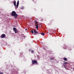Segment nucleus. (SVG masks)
Returning <instances> with one entry per match:
<instances>
[{
	"instance_id": "21",
	"label": "nucleus",
	"mask_w": 74,
	"mask_h": 74,
	"mask_svg": "<svg viewBox=\"0 0 74 74\" xmlns=\"http://www.w3.org/2000/svg\"><path fill=\"white\" fill-rule=\"evenodd\" d=\"M73 70H74V68L73 69Z\"/></svg>"
},
{
	"instance_id": "1",
	"label": "nucleus",
	"mask_w": 74,
	"mask_h": 74,
	"mask_svg": "<svg viewBox=\"0 0 74 74\" xmlns=\"http://www.w3.org/2000/svg\"><path fill=\"white\" fill-rule=\"evenodd\" d=\"M11 15L12 16H14L15 18H16L18 16V15L16 13V12L15 11H13Z\"/></svg>"
},
{
	"instance_id": "11",
	"label": "nucleus",
	"mask_w": 74,
	"mask_h": 74,
	"mask_svg": "<svg viewBox=\"0 0 74 74\" xmlns=\"http://www.w3.org/2000/svg\"><path fill=\"white\" fill-rule=\"evenodd\" d=\"M41 35H42V36H44V35H45V34H44V33H41Z\"/></svg>"
},
{
	"instance_id": "20",
	"label": "nucleus",
	"mask_w": 74,
	"mask_h": 74,
	"mask_svg": "<svg viewBox=\"0 0 74 74\" xmlns=\"http://www.w3.org/2000/svg\"><path fill=\"white\" fill-rule=\"evenodd\" d=\"M23 37H24V38H25V36H23Z\"/></svg>"
},
{
	"instance_id": "6",
	"label": "nucleus",
	"mask_w": 74,
	"mask_h": 74,
	"mask_svg": "<svg viewBox=\"0 0 74 74\" xmlns=\"http://www.w3.org/2000/svg\"><path fill=\"white\" fill-rule=\"evenodd\" d=\"M18 5H19V1H18L16 5V7L17 8H18Z\"/></svg>"
},
{
	"instance_id": "16",
	"label": "nucleus",
	"mask_w": 74,
	"mask_h": 74,
	"mask_svg": "<svg viewBox=\"0 0 74 74\" xmlns=\"http://www.w3.org/2000/svg\"><path fill=\"white\" fill-rule=\"evenodd\" d=\"M50 60H53V58H50Z\"/></svg>"
},
{
	"instance_id": "10",
	"label": "nucleus",
	"mask_w": 74,
	"mask_h": 74,
	"mask_svg": "<svg viewBox=\"0 0 74 74\" xmlns=\"http://www.w3.org/2000/svg\"><path fill=\"white\" fill-rule=\"evenodd\" d=\"M63 65L64 68H65V69H66V65L64 64H63Z\"/></svg>"
},
{
	"instance_id": "14",
	"label": "nucleus",
	"mask_w": 74,
	"mask_h": 74,
	"mask_svg": "<svg viewBox=\"0 0 74 74\" xmlns=\"http://www.w3.org/2000/svg\"><path fill=\"white\" fill-rule=\"evenodd\" d=\"M31 33H32L33 34L34 33V32H33V30H32L31 31Z\"/></svg>"
},
{
	"instance_id": "9",
	"label": "nucleus",
	"mask_w": 74,
	"mask_h": 74,
	"mask_svg": "<svg viewBox=\"0 0 74 74\" xmlns=\"http://www.w3.org/2000/svg\"><path fill=\"white\" fill-rule=\"evenodd\" d=\"M64 60L65 61H67V59L65 57L64 58Z\"/></svg>"
},
{
	"instance_id": "8",
	"label": "nucleus",
	"mask_w": 74,
	"mask_h": 74,
	"mask_svg": "<svg viewBox=\"0 0 74 74\" xmlns=\"http://www.w3.org/2000/svg\"><path fill=\"white\" fill-rule=\"evenodd\" d=\"M34 33L35 34H37V33H38V32H36V30H35V29H34Z\"/></svg>"
},
{
	"instance_id": "18",
	"label": "nucleus",
	"mask_w": 74,
	"mask_h": 74,
	"mask_svg": "<svg viewBox=\"0 0 74 74\" xmlns=\"http://www.w3.org/2000/svg\"><path fill=\"white\" fill-rule=\"evenodd\" d=\"M0 74H4L3 73L0 72Z\"/></svg>"
},
{
	"instance_id": "7",
	"label": "nucleus",
	"mask_w": 74,
	"mask_h": 74,
	"mask_svg": "<svg viewBox=\"0 0 74 74\" xmlns=\"http://www.w3.org/2000/svg\"><path fill=\"white\" fill-rule=\"evenodd\" d=\"M36 29L37 30H38V24L36 25Z\"/></svg>"
},
{
	"instance_id": "19",
	"label": "nucleus",
	"mask_w": 74,
	"mask_h": 74,
	"mask_svg": "<svg viewBox=\"0 0 74 74\" xmlns=\"http://www.w3.org/2000/svg\"><path fill=\"white\" fill-rule=\"evenodd\" d=\"M27 29H25V30H27Z\"/></svg>"
},
{
	"instance_id": "5",
	"label": "nucleus",
	"mask_w": 74,
	"mask_h": 74,
	"mask_svg": "<svg viewBox=\"0 0 74 74\" xmlns=\"http://www.w3.org/2000/svg\"><path fill=\"white\" fill-rule=\"evenodd\" d=\"M14 4V5L15 6V7H16V1H14V2H12Z\"/></svg>"
},
{
	"instance_id": "17",
	"label": "nucleus",
	"mask_w": 74,
	"mask_h": 74,
	"mask_svg": "<svg viewBox=\"0 0 74 74\" xmlns=\"http://www.w3.org/2000/svg\"><path fill=\"white\" fill-rule=\"evenodd\" d=\"M29 52H30L31 51V49H29Z\"/></svg>"
},
{
	"instance_id": "13",
	"label": "nucleus",
	"mask_w": 74,
	"mask_h": 74,
	"mask_svg": "<svg viewBox=\"0 0 74 74\" xmlns=\"http://www.w3.org/2000/svg\"><path fill=\"white\" fill-rule=\"evenodd\" d=\"M35 24L36 25H37V22L36 21H35Z\"/></svg>"
},
{
	"instance_id": "3",
	"label": "nucleus",
	"mask_w": 74,
	"mask_h": 74,
	"mask_svg": "<svg viewBox=\"0 0 74 74\" xmlns=\"http://www.w3.org/2000/svg\"><path fill=\"white\" fill-rule=\"evenodd\" d=\"M13 30L14 31V32H15V33H17V31H16V28L15 27H14L13 28Z\"/></svg>"
},
{
	"instance_id": "2",
	"label": "nucleus",
	"mask_w": 74,
	"mask_h": 74,
	"mask_svg": "<svg viewBox=\"0 0 74 74\" xmlns=\"http://www.w3.org/2000/svg\"><path fill=\"white\" fill-rule=\"evenodd\" d=\"M32 64H38L37 63V61L36 60H32Z\"/></svg>"
},
{
	"instance_id": "15",
	"label": "nucleus",
	"mask_w": 74,
	"mask_h": 74,
	"mask_svg": "<svg viewBox=\"0 0 74 74\" xmlns=\"http://www.w3.org/2000/svg\"><path fill=\"white\" fill-rule=\"evenodd\" d=\"M31 52L32 53H34V51L33 50H32Z\"/></svg>"
},
{
	"instance_id": "4",
	"label": "nucleus",
	"mask_w": 74,
	"mask_h": 74,
	"mask_svg": "<svg viewBox=\"0 0 74 74\" xmlns=\"http://www.w3.org/2000/svg\"><path fill=\"white\" fill-rule=\"evenodd\" d=\"M5 36V34H3L1 35V38H4Z\"/></svg>"
},
{
	"instance_id": "12",
	"label": "nucleus",
	"mask_w": 74,
	"mask_h": 74,
	"mask_svg": "<svg viewBox=\"0 0 74 74\" xmlns=\"http://www.w3.org/2000/svg\"><path fill=\"white\" fill-rule=\"evenodd\" d=\"M63 64H68V63L67 62H65L64 63H63Z\"/></svg>"
}]
</instances>
